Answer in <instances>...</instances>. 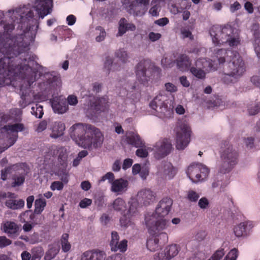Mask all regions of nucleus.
<instances>
[{"instance_id":"obj_1","label":"nucleus","mask_w":260,"mask_h":260,"mask_svg":"<svg viewBox=\"0 0 260 260\" xmlns=\"http://www.w3.org/2000/svg\"><path fill=\"white\" fill-rule=\"evenodd\" d=\"M37 23L34 12L30 10L25 16H21L18 29L22 33L0 44V87L10 83L14 77L22 78L19 102L22 108L29 103L30 87L36 80L40 66L34 60L29 61L28 64H23L26 59L22 60L18 56L28 50L30 43L34 41L39 26H35Z\"/></svg>"},{"instance_id":"obj_2","label":"nucleus","mask_w":260,"mask_h":260,"mask_svg":"<svg viewBox=\"0 0 260 260\" xmlns=\"http://www.w3.org/2000/svg\"><path fill=\"white\" fill-rule=\"evenodd\" d=\"M71 131L72 139L79 146L89 150L102 146L104 135L95 126L87 123H77L71 127Z\"/></svg>"},{"instance_id":"obj_3","label":"nucleus","mask_w":260,"mask_h":260,"mask_svg":"<svg viewBox=\"0 0 260 260\" xmlns=\"http://www.w3.org/2000/svg\"><path fill=\"white\" fill-rule=\"evenodd\" d=\"M215 56L220 64L228 62L226 75L238 78L245 72L244 62L237 51L220 49L216 51Z\"/></svg>"},{"instance_id":"obj_4","label":"nucleus","mask_w":260,"mask_h":260,"mask_svg":"<svg viewBox=\"0 0 260 260\" xmlns=\"http://www.w3.org/2000/svg\"><path fill=\"white\" fill-rule=\"evenodd\" d=\"M209 32L213 43L218 45L224 42L228 43L231 47L237 46L240 43L238 34L235 28L227 24L221 27L219 25H213Z\"/></svg>"},{"instance_id":"obj_5","label":"nucleus","mask_w":260,"mask_h":260,"mask_svg":"<svg viewBox=\"0 0 260 260\" xmlns=\"http://www.w3.org/2000/svg\"><path fill=\"white\" fill-rule=\"evenodd\" d=\"M219 153L222 164L219 168V171L222 174L228 173L238 164L239 153L229 141L226 140L221 142Z\"/></svg>"},{"instance_id":"obj_6","label":"nucleus","mask_w":260,"mask_h":260,"mask_svg":"<svg viewBox=\"0 0 260 260\" xmlns=\"http://www.w3.org/2000/svg\"><path fill=\"white\" fill-rule=\"evenodd\" d=\"M29 171V168L25 162H18L11 165L1 170V178L3 181L8 179V174H12L13 180L11 186L13 187L20 186L25 182L26 176Z\"/></svg>"},{"instance_id":"obj_7","label":"nucleus","mask_w":260,"mask_h":260,"mask_svg":"<svg viewBox=\"0 0 260 260\" xmlns=\"http://www.w3.org/2000/svg\"><path fill=\"white\" fill-rule=\"evenodd\" d=\"M167 96L162 94L156 95L149 104L151 108L155 110L160 118H170L173 114V107L168 106Z\"/></svg>"},{"instance_id":"obj_8","label":"nucleus","mask_w":260,"mask_h":260,"mask_svg":"<svg viewBox=\"0 0 260 260\" xmlns=\"http://www.w3.org/2000/svg\"><path fill=\"white\" fill-rule=\"evenodd\" d=\"M151 63L149 59L140 61L136 67V74L138 80L144 85L148 84L152 79V71Z\"/></svg>"},{"instance_id":"obj_9","label":"nucleus","mask_w":260,"mask_h":260,"mask_svg":"<svg viewBox=\"0 0 260 260\" xmlns=\"http://www.w3.org/2000/svg\"><path fill=\"white\" fill-rule=\"evenodd\" d=\"M209 173V169L201 163H193L187 168L186 174L193 182L205 180Z\"/></svg>"},{"instance_id":"obj_10","label":"nucleus","mask_w":260,"mask_h":260,"mask_svg":"<svg viewBox=\"0 0 260 260\" xmlns=\"http://www.w3.org/2000/svg\"><path fill=\"white\" fill-rule=\"evenodd\" d=\"M129 13L136 16H142L148 9L150 0H121Z\"/></svg>"},{"instance_id":"obj_11","label":"nucleus","mask_w":260,"mask_h":260,"mask_svg":"<svg viewBox=\"0 0 260 260\" xmlns=\"http://www.w3.org/2000/svg\"><path fill=\"white\" fill-rule=\"evenodd\" d=\"M191 129L187 125L183 124L179 126L176 132V148L183 150L190 140Z\"/></svg>"},{"instance_id":"obj_12","label":"nucleus","mask_w":260,"mask_h":260,"mask_svg":"<svg viewBox=\"0 0 260 260\" xmlns=\"http://www.w3.org/2000/svg\"><path fill=\"white\" fill-rule=\"evenodd\" d=\"M157 218H158L157 215L155 214L145 217V223L147 228L154 233L159 232L166 229L169 222L164 219V217H159V219Z\"/></svg>"},{"instance_id":"obj_13","label":"nucleus","mask_w":260,"mask_h":260,"mask_svg":"<svg viewBox=\"0 0 260 260\" xmlns=\"http://www.w3.org/2000/svg\"><path fill=\"white\" fill-rule=\"evenodd\" d=\"M172 145L169 139H160L154 146V156L157 159H160L167 156L171 151Z\"/></svg>"},{"instance_id":"obj_14","label":"nucleus","mask_w":260,"mask_h":260,"mask_svg":"<svg viewBox=\"0 0 260 260\" xmlns=\"http://www.w3.org/2000/svg\"><path fill=\"white\" fill-rule=\"evenodd\" d=\"M3 129L8 134H11V136L8 140L9 146H11L16 142L18 137V133L24 131L25 126L22 123H17L6 125L3 127Z\"/></svg>"},{"instance_id":"obj_15","label":"nucleus","mask_w":260,"mask_h":260,"mask_svg":"<svg viewBox=\"0 0 260 260\" xmlns=\"http://www.w3.org/2000/svg\"><path fill=\"white\" fill-rule=\"evenodd\" d=\"M52 0H36L34 9L39 17L43 18L52 11Z\"/></svg>"},{"instance_id":"obj_16","label":"nucleus","mask_w":260,"mask_h":260,"mask_svg":"<svg viewBox=\"0 0 260 260\" xmlns=\"http://www.w3.org/2000/svg\"><path fill=\"white\" fill-rule=\"evenodd\" d=\"M172 204L173 200L170 198H164L159 201L154 214L157 215V217H164L171 211Z\"/></svg>"},{"instance_id":"obj_17","label":"nucleus","mask_w":260,"mask_h":260,"mask_svg":"<svg viewBox=\"0 0 260 260\" xmlns=\"http://www.w3.org/2000/svg\"><path fill=\"white\" fill-rule=\"evenodd\" d=\"M158 171L162 178L170 180L175 176L177 170L171 162L165 161L159 166Z\"/></svg>"},{"instance_id":"obj_18","label":"nucleus","mask_w":260,"mask_h":260,"mask_svg":"<svg viewBox=\"0 0 260 260\" xmlns=\"http://www.w3.org/2000/svg\"><path fill=\"white\" fill-rule=\"evenodd\" d=\"M1 230L9 237L11 238L17 237L21 230L19 225L17 223L8 220L4 222L2 224Z\"/></svg>"},{"instance_id":"obj_19","label":"nucleus","mask_w":260,"mask_h":260,"mask_svg":"<svg viewBox=\"0 0 260 260\" xmlns=\"http://www.w3.org/2000/svg\"><path fill=\"white\" fill-rule=\"evenodd\" d=\"M156 198V194L150 189H142L138 192L137 200L145 206L153 203Z\"/></svg>"},{"instance_id":"obj_20","label":"nucleus","mask_w":260,"mask_h":260,"mask_svg":"<svg viewBox=\"0 0 260 260\" xmlns=\"http://www.w3.org/2000/svg\"><path fill=\"white\" fill-rule=\"evenodd\" d=\"M51 106L55 113L62 114L68 110V106L66 99L55 96L51 100Z\"/></svg>"},{"instance_id":"obj_21","label":"nucleus","mask_w":260,"mask_h":260,"mask_svg":"<svg viewBox=\"0 0 260 260\" xmlns=\"http://www.w3.org/2000/svg\"><path fill=\"white\" fill-rule=\"evenodd\" d=\"M252 228L253 224L250 221L241 222L234 227V233L237 237H244L249 234Z\"/></svg>"},{"instance_id":"obj_22","label":"nucleus","mask_w":260,"mask_h":260,"mask_svg":"<svg viewBox=\"0 0 260 260\" xmlns=\"http://www.w3.org/2000/svg\"><path fill=\"white\" fill-rule=\"evenodd\" d=\"M106 253L104 251L93 249L85 251L81 256V260H105Z\"/></svg>"},{"instance_id":"obj_23","label":"nucleus","mask_w":260,"mask_h":260,"mask_svg":"<svg viewBox=\"0 0 260 260\" xmlns=\"http://www.w3.org/2000/svg\"><path fill=\"white\" fill-rule=\"evenodd\" d=\"M125 140L127 144L136 148L145 147V143L140 136L133 132H126Z\"/></svg>"},{"instance_id":"obj_24","label":"nucleus","mask_w":260,"mask_h":260,"mask_svg":"<svg viewBox=\"0 0 260 260\" xmlns=\"http://www.w3.org/2000/svg\"><path fill=\"white\" fill-rule=\"evenodd\" d=\"M50 129L51 131L50 137L56 139L63 135L66 126L62 121H55L51 123Z\"/></svg>"},{"instance_id":"obj_25","label":"nucleus","mask_w":260,"mask_h":260,"mask_svg":"<svg viewBox=\"0 0 260 260\" xmlns=\"http://www.w3.org/2000/svg\"><path fill=\"white\" fill-rule=\"evenodd\" d=\"M176 63L178 69L182 72L189 70L191 64V60L185 54H180L176 59Z\"/></svg>"},{"instance_id":"obj_26","label":"nucleus","mask_w":260,"mask_h":260,"mask_svg":"<svg viewBox=\"0 0 260 260\" xmlns=\"http://www.w3.org/2000/svg\"><path fill=\"white\" fill-rule=\"evenodd\" d=\"M111 191L114 192H122L127 188L128 182L127 180L120 178L114 180L111 184Z\"/></svg>"},{"instance_id":"obj_27","label":"nucleus","mask_w":260,"mask_h":260,"mask_svg":"<svg viewBox=\"0 0 260 260\" xmlns=\"http://www.w3.org/2000/svg\"><path fill=\"white\" fill-rule=\"evenodd\" d=\"M167 238L168 236L166 233H161L154 238H150L147 241L146 246L147 248L151 251H154L160 248L159 244V237Z\"/></svg>"},{"instance_id":"obj_28","label":"nucleus","mask_w":260,"mask_h":260,"mask_svg":"<svg viewBox=\"0 0 260 260\" xmlns=\"http://www.w3.org/2000/svg\"><path fill=\"white\" fill-rule=\"evenodd\" d=\"M136 29L135 25L133 23H127L124 18H121L119 21L118 31L116 36H122L127 30L134 31Z\"/></svg>"},{"instance_id":"obj_29","label":"nucleus","mask_w":260,"mask_h":260,"mask_svg":"<svg viewBox=\"0 0 260 260\" xmlns=\"http://www.w3.org/2000/svg\"><path fill=\"white\" fill-rule=\"evenodd\" d=\"M204 61V59L200 58L196 61V67H192L189 69L191 73L199 79H202L205 78V72L200 67V64H202Z\"/></svg>"},{"instance_id":"obj_30","label":"nucleus","mask_w":260,"mask_h":260,"mask_svg":"<svg viewBox=\"0 0 260 260\" xmlns=\"http://www.w3.org/2000/svg\"><path fill=\"white\" fill-rule=\"evenodd\" d=\"M108 103L106 98L98 99L95 101L91 104V108L95 111L97 113L104 111L106 109V105Z\"/></svg>"},{"instance_id":"obj_31","label":"nucleus","mask_w":260,"mask_h":260,"mask_svg":"<svg viewBox=\"0 0 260 260\" xmlns=\"http://www.w3.org/2000/svg\"><path fill=\"white\" fill-rule=\"evenodd\" d=\"M25 202L23 199L18 200L15 199L8 200L5 202V205L11 209L18 210L22 208L24 206Z\"/></svg>"},{"instance_id":"obj_32","label":"nucleus","mask_w":260,"mask_h":260,"mask_svg":"<svg viewBox=\"0 0 260 260\" xmlns=\"http://www.w3.org/2000/svg\"><path fill=\"white\" fill-rule=\"evenodd\" d=\"M165 250L168 259L170 260L178 254L180 249L177 244H172L167 246Z\"/></svg>"},{"instance_id":"obj_33","label":"nucleus","mask_w":260,"mask_h":260,"mask_svg":"<svg viewBox=\"0 0 260 260\" xmlns=\"http://www.w3.org/2000/svg\"><path fill=\"white\" fill-rule=\"evenodd\" d=\"M46 206L45 199L40 198L36 200L35 202V213L41 214Z\"/></svg>"},{"instance_id":"obj_34","label":"nucleus","mask_w":260,"mask_h":260,"mask_svg":"<svg viewBox=\"0 0 260 260\" xmlns=\"http://www.w3.org/2000/svg\"><path fill=\"white\" fill-rule=\"evenodd\" d=\"M138 201L135 199H132L128 202L129 208L127 214L131 216H134L137 214L138 212V207L139 206Z\"/></svg>"},{"instance_id":"obj_35","label":"nucleus","mask_w":260,"mask_h":260,"mask_svg":"<svg viewBox=\"0 0 260 260\" xmlns=\"http://www.w3.org/2000/svg\"><path fill=\"white\" fill-rule=\"evenodd\" d=\"M55 151H56V154L58 155V159L59 161L60 162L62 161L61 165H66V161L67 159L66 149L64 147H56V149L54 150V154H55Z\"/></svg>"},{"instance_id":"obj_36","label":"nucleus","mask_w":260,"mask_h":260,"mask_svg":"<svg viewBox=\"0 0 260 260\" xmlns=\"http://www.w3.org/2000/svg\"><path fill=\"white\" fill-rule=\"evenodd\" d=\"M69 235L67 233L62 234L61 238V245L62 250L64 252H67L71 249V245L68 241Z\"/></svg>"},{"instance_id":"obj_37","label":"nucleus","mask_w":260,"mask_h":260,"mask_svg":"<svg viewBox=\"0 0 260 260\" xmlns=\"http://www.w3.org/2000/svg\"><path fill=\"white\" fill-rule=\"evenodd\" d=\"M127 248V241L125 239L122 240L120 242L117 243V244L114 245L111 247V250L117 251L118 250L121 252H124Z\"/></svg>"},{"instance_id":"obj_38","label":"nucleus","mask_w":260,"mask_h":260,"mask_svg":"<svg viewBox=\"0 0 260 260\" xmlns=\"http://www.w3.org/2000/svg\"><path fill=\"white\" fill-rule=\"evenodd\" d=\"M112 206L115 210L120 211L125 208L126 204L125 201L122 198H118L113 202Z\"/></svg>"},{"instance_id":"obj_39","label":"nucleus","mask_w":260,"mask_h":260,"mask_svg":"<svg viewBox=\"0 0 260 260\" xmlns=\"http://www.w3.org/2000/svg\"><path fill=\"white\" fill-rule=\"evenodd\" d=\"M59 248L58 247H52L46 252L45 256V260H51L55 257L59 252Z\"/></svg>"},{"instance_id":"obj_40","label":"nucleus","mask_w":260,"mask_h":260,"mask_svg":"<svg viewBox=\"0 0 260 260\" xmlns=\"http://www.w3.org/2000/svg\"><path fill=\"white\" fill-rule=\"evenodd\" d=\"M104 67L107 69L108 73L109 74L110 71L118 70V68L117 67L115 63H113L112 59L109 56L107 57L104 63Z\"/></svg>"},{"instance_id":"obj_41","label":"nucleus","mask_w":260,"mask_h":260,"mask_svg":"<svg viewBox=\"0 0 260 260\" xmlns=\"http://www.w3.org/2000/svg\"><path fill=\"white\" fill-rule=\"evenodd\" d=\"M31 110V114L37 118H41L44 114L43 106L39 104H36L35 106H32Z\"/></svg>"},{"instance_id":"obj_42","label":"nucleus","mask_w":260,"mask_h":260,"mask_svg":"<svg viewBox=\"0 0 260 260\" xmlns=\"http://www.w3.org/2000/svg\"><path fill=\"white\" fill-rule=\"evenodd\" d=\"M132 217L128 214L123 215L120 219L121 225L124 227H127L131 225L132 224Z\"/></svg>"},{"instance_id":"obj_43","label":"nucleus","mask_w":260,"mask_h":260,"mask_svg":"<svg viewBox=\"0 0 260 260\" xmlns=\"http://www.w3.org/2000/svg\"><path fill=\"white\" fill-rule=\"evenodd\" d=\"M200 198V194L196 191L189 190L187 191V199L190 202H197Z\"/></svg>"},{"instance_id":"obj_44","label":"nucleus","mask_w":260,"mask_h":260,"mask_svg":"<svg viewBox=\"0 0 260 260\" xmlns=\"http://www.w3.org/2000/svg\"><path fill=\"white\" fill-rule=\"evenodd\" d=\"M115 56L123 63H125L128 58L127 52L123 49H120L117 50L115 52Z\"/></svg>"},{"instance_id":"obj_45","label":"nucleus","mask_w":260,"mask_h":260,"mask_svg":"<svg viewBox=\"0 0 260 260\" xmlns=\"http://www.w3.org/2000/svg\"><path fill=\"white\" fill-rule=\"evenodd\" d=\"M238 254V250L234 248L230 251L223 260H236Z\"/></svg>"},{"instance_id":"obj_46","label":"nucleus","mask_w":260,"mask_h":260,"mask_svg":"<svg viewBox=\"0 0 260 260\" xmlns=\"http://www.w3.org/2000/svg\"><path fill=\"white\" fill-rule=\"evenodd\" d=\"M248 111L250 115H254L260 111V103H255L253 105H251L248 108Z\"/></svg>"},{"instance_id":"obj_47","label":"nucleus","mask_w":260,"mask_h":260,"mask_svg":"<svg viewBox=\"0 0 260 260\" xmlns=\"http://www.w3.org/2000/svg\"><path fill=\"white\" fill-rule=\"evenodd\" d=\"M95 29L96 30L100 31V35L95 38L96 41L99 42L103 41L106 36V32L105 29L101 26H97Z\"/></svg>"},{"instance_id":"obj_48","label":"nucleus","mask_w":260,"mask_h":260,"mask_svg":"<svg viewBox=\"0 0 260 260\" xmlns=\"http://www.w3.org/2000/svg\"><path fill=\"white\" fill-rule=\"evenodd\" d=\"M63 183L61 181H56L53 182L50 186L52 190H61L63 188Z\"/></svg>"},{"instance_id":"obj_49","label":"nucleus","mask_w":260,"mask_h":260,"mask_svg":"<svg viewBox=\"0 0 260 260\" xmlns=\"http://www.w3.org/2000/svg\"><path fill=\"white\" fill-rule=\"evenodd\" d=\"M160 9L159 5L156 4L150 8L149 12L152 16H158Z\"/></svg>"},{"instance_id":"obj_50","label":"nucleus","mask_w":260,"mask_h":260,"mask_svg":"<svg viewBox=\"0 0 260 260\" xmlns=\"http://www.w3.org/2000/svg\"><path fill=\"white\" fill-rule=\"evenodd\" d=\"M119 236L117 232L113 231L111 233V240L110 243V247H112L114 245L117 244L119 242Z\"/></svg>"},{"instance_id":"obj_51","label":"nucleus","mask_w":260,"mask_h":260,"mask_svg":"<svg viewBox=\"0 0 260 260\" xmlns=\"http://www.w3.org/2000/svg\"><path fill=\"white\" fill-rule=\"evenodd\" d=\"M12 241L6 236H0V248L5 247L11 244Z\"/></svg>"},{"instance_id":"obj_52","label":"nucleus","mask_w":260,"mask_h":260,"mask_svg":"<svg viewBox=\"0 0 260 260\" xmlns=\"http://www.w3.org/2000/svg\"><path fill=\"white\" fill-rule=\"evenodd\" d=\"M114 174L112 172H108L101 178V179L100 180V182H104L107 179L110 183H112V182L114 181Z\"/></svg>"},{"instance_id":"obj_53","label":"nucleus","mask_w":260,"mask_h":260,"mask_svg":"<svg viewBox=\"0 0 260 260\" xmlns=\"http://www.w3.org/2000/svg\"><path fill=\"white\" fill-rule=\"evenodd\" d=\"M154 260H169L167 257L165 250L164 251H161L155 254L154 255Z\"/></svg>"},{"instance_id":"obj_54","label":"nucleus","mask_w":260,"mask_h":260,"mask_svg":"<svg viewBox=\"0 0 260 260\" xmlns=\"http://www.w3.org/2000/svg\"><path fill=\"white\" fill-rule=\"evenodd\" d=\"M58 176L60 177L61 182L67 183L69 181V175L66 170H62L58 174Z\"/></svg>"},{"instance_id":"obj_55","label":"nucleus","mask_w":260,"mask_h":260,"mask_svg":"<svg viewBox=\"0 0 260 260\" xmlns=\"http://www.w3.org/2000/svg\"><path fill=\"white\" fill-rule=\"evenodd\" d=\"M198 205L201 209H206L209 205V201L206 198L203 197L199 200Z\"/></svg>"},{"instance_id":"obj_56","label":"nucleus","mask_w":260,"mask_h":260,"mask_svg":"<svg viewBox=\"0 0 260 260\" xmlns=\"http://www.w3.org/2000/svg\"><path fill=\"white\" fill-rule=\"evenodd\" d=\"M142 148L140 147V148L138 149L136 151V154L138 157L145 158L148 155V152L146 149Z\"/></svg>"},{"instance_id":"obj_57","label":"nucleus","mask_w":260,"mask_h":260,"mask_svg":"<svg viewBox=\"0 0 260 260\" xmlns=\"http://www.w3.org/2000/svg\"><path fill=\"white\" fill-rule=\"evenodd\" d=\"M224 255V249H221L217 250L211 257L214 260H220Z\"/></svg>"},{"instance_id":"obj_58","label":"nucleus","mask_w":260,"mask_h":260,"mask_svg":"<svg viewBox=\"0 0 260 260\" xmlns=\"http://www.w3.org/2000/svg\"><path fill=\"white\" fill-rule=\"evenodd\" d=\"M92 204V200L88 198H84L79 203V206L81 208H85Z\"/></svg>"},{"instance_id":"obj_59","label":"nucleus","mask_w":260,"mask_h":260,"mask_svg":"<svg viewBox=\"0 0 260 260\" xmlns=\"http://www.w3.org/2000/svg\"><path fill=\"white\" fill-rule=\"evenodd\" d=\"M68 105L69 104L72 106H75L78 103V99L76 96L74 95H70L68 97V101H67Z\"/></svg>"},{"instance_id":"obj_60","label":"nucleus","mask_w":260,"mask_h":260,"mask_svg":"<svg viewBox=\"0 0 260 260\" xmlns=\"http://www.w3.org/2000/svg\"><path fill=\"white\" fill-rule=\"evenodd\" d=\"M169 22V20L168 18L164 17L160 18L155 21V23L159 26H164L168 24Z\"/></svg>"},{"instance_id":"obj_61","label":"nucleus","mask_w":260,"mask_h":260,"mask_svg":"<svg viewBox=\"0 0 260 260\" xmlns=\"http://www.w3.org/2000/svg\"><path fill=\"white\" fill-rule=\"evenodd\" d=\"M148 37L151 41L154 42L158 40L161 38V35L159 33L151 32L149 33Z\"/></svg>"},{"instance_id":"obj_62","label":"nucleus","mask_w":260,"mask_h":260,"mask_svg":"<svg viewBox=\"0 0 260 260\" xmlns=\"http://www.w3.org/2000/svg\"><path fill=\"white\" fill-rule=\"evenodd\" d=\"M181 32L183 36V38H189L191 40L193 39V36L191 31L189 30L183 29L181 30Z\"/></svg>"},{"instance_id":"obj_63","label":"nucleus","mask_w":260,"mask_h":260,"mask_svg":"<svg viewBox=\"0 0 260 260\" xmlns=\"http://www.w3.org/2000/svg\"><path fill=\"white\" fill-rule=\"evenodd\" d=\"M47 126V122L46 120H43L41 121L38 124V127L37 128V131L38 133H40L44 131Z\"/></svg>"},{"instance_id":"obj_64","label":"nucleus","mask_w":260,"mask_h":260,"mask_svg":"<svg viewBox=\"0 0 260 260\" xmlns=\"http://www.w3.org/2000/svg\"><path fill=\"white\" fill-rule=\"evenodd\" d=\"M133 163V160L131 158H126L124 160L122 168L124 170H126L127 169L130 168Z\"/></svg>"}]
</instances>
